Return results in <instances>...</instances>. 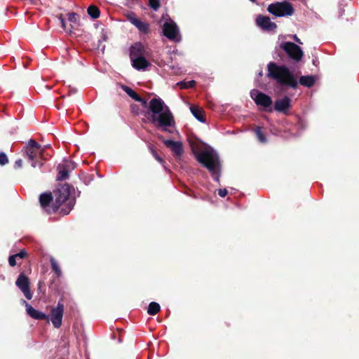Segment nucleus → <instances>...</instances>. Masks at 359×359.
<instances>
[{"label": "nucleus", "instance_id": "1", "mask_svg": "<svg viewBox=\"0 0 359 359\" xmlns=\"http://www.w3.org/2000/svg\"><path fill=\"white\" fill-rule=\"evenodd\" d=\"M189 144L197 161L208 170L215 181L219 182L220 161L216 151L197 140H189Z\"/></svg>", "mask_w": 359, "mask_h": 359}, {"label": "nucleus", "instance_id": "2", "mask_svg": "<svg viewBox=\"0 0 359 359\" xmlns=\"http://www.w3.org/2000/svg\"><path fill=\"white\" fill-rule=\"evenodd\" d=\"M268 77L275 80L281 86L290 87L296 89L298 86V81L292 72L285 65H278L276 63L271 62L267 65Z\"/></svg>", "mask_w": 359, "mask_h": 359}, {"label": "nucleus", "instance_id": "3", "mask_svg": "<svg viewBox=\"0 0 359 359\" xmlns=\"http://www.w3.org/2000/svg\"><path fill=\"white\" fill-rule=\"evenodd\" d=\"M72 191V187L69 184H64L60 187L55 191V207L53 210L55 212L62 205L67 203L68 207V213L73 208L74 205V200L70 198V194Z\"/></svg>", "mask_w": 359, "mask_h": 359}, {"label": "nucleus", "instance_id": "4", "mask_svg": "<svg viewBox=\"0 0 359 359\" xmlns=\"http://www.w3.org/2000/svg\"><path fill=\"white\" fill-rule=\"evenodd\" d=\"M158 119L156 122L150 121L157 129L169 133L177 131L174 116L168 107L165 109V112L159 116Z\"/></svg>", "mask_w": 359, "mask_h": 359}, {"label": "nucleus", "instance_id": "5", "mask_svg": "<svg viewBox=\"0 0 359 359\" xmlns=\"http://www.w3.org/2000/svg\"><path fill=\"white\" fill-rule=\"evenodd\" d=\"M43 150L41 145L33 140H30L27 144L25 151L29 161H32L33 168L42 165L41 160L43 158Z\"/></svg>", "mask_w": 359, "mask_h": 359}, {"label": "nucleus", "instance_id": "6", "mask_svg": "<svg viewBox=\"0 0 359 359\" xmlns=\"http://www.w3.org/2000/svg\"><path fill=\"white\" fill-rule=\"evenodd\" d=\"M168 107L159 97L151 99L149 103V109L147 112V117L149 121H158L159 116L165 112V109Z\"/></svg>", "mask_w": 359, "mask_h": 359}, {"label": "nucleus", "instance_id": "7", "mask_svg": "<svg viewBox=\"0 0 359 359\" xmlns=\"http://www.w3.org/2000/svg\"><path fill=\"white\" fill-rule=\"evenodd\" d=\"M141 48L138 44L132 46L130 56L133 67L137 70L144 71L150 63L142 55Z\"/></svg>", "mask_w": 359, "mask_h": 359}, {"label": "nucleus", "instance_id": "8", "mask_svg": "<svg viewBox=\"0 0 359 359\" xmlns=\"http://www.w3.org/2000/svg\"><path fill=\"white\" fill-rule=\"evenodd\" d=\"M268 11L276 17L292 15L294 10L288 2L271 4L268 6Z\"/></svg>", "mask_w": 359, "mask_h": 359}, {"label": "nucleus", "instance_id": "9", "mask_svg": "<svg viewBox=\"0 0 359 359\" xmlns=\"http://www.w3.org/2000/svg\"><path fill=\"white\" fill-rule=\"evenodd\" d=\"M280 47L291 60L295 62H299L302 60L303 51L297 44L292 42L285 41L280 43Z\"/></svg>", "mask_w": 359, "mask_h": 359}, {"label": "nucleus", "instance_id": "10", "mask_svg": "<svg viewBox=\"0 0 359 359\" xmlns=\"http://www.w3.org/2000/svg\"><path fill=\"white\" fill-rule=\"evenodd\" d=\"M162 30L163 35L170 41H175L177 39L178 29L177 24L171 19H165Z\"/></svg>", "mask_w": 359, "mask_h": 359}, {"label": "nucleus", "instance_id": "11", "mask_svg": "<svg viewBox=\"0 0 359 359\" xmlns=\"http://www.w3.org/2000/svg\"><path fill=\"white\" fill-rule=\"evenodd\" d=\"M250 97L257 106L265 109L270 107L272 104L271 97L257 89H252L250 91Z\"/></svg>", "mask_w": 359, "mask_h": 359}, {"label": "nucleus", "instance_id": "12", "mask_svg": "<svg viewBox=\"0 0 359 359\" xmlns=\"http://www.w3.org/2000/svg\"><path fill=\"white\" fill-rule=\"evenodd\" d=\"M64 313V305L59 302L57 306L52 309L50 313V319L56 328H59L62 325V320Z\"/></svg>", "mask_w": 359, "mask_h": 359}, {"label": "nucleus", "instance_id": "13", "mask_svg": "<svg viewBox=\"0 0 359 359\" xmlns=\"http://www.w3.org/2000/svg\"><path fill=\"white\" fill-rule=\"evenodd\" d=\"M76 168V164L69 161H64L57 166L58 175L57 180H65L68 178L69 172Z\"/></svg>", "mask_w": 359, "mask_h": 359}, {"label": "nucleus", "instance_id": "14", "mask_svg": "<svg viewBox=\"0 0 359 359\" xmlns=\"http://www.w3.org/2000/svg\"><path fill=\"white\" fill-rule=\"evenodd\" d=\"M15 283L27 299L32 298V294L29 290V280L24 274H20L18 276Z\"/></svg>", "mask_w": 359, "mask_h": 359}, {"label": "nucleus", "instance_id": "15", "mask_svg": "<svg viewBox=\"0 0 359 359\" xmlns=\"http://www.w3.org/2000/svg\"><path fill=\"white\" fill-rule=\"evenodd\" d=\"M256 23L258 27L266 31H272L276 28V24L268 16L258 15Z\"/></svg>", "mask_w": 359, "mask_h": 359}, {"label": "nucleus", "instance_id": "16", "mask_svg": "<svg viewBox=\"0 0 359 359\" xmlns=\"http://www.w3.org/2000/svg\"><path fill=\"white\" fill-rule=\"evenodd\" d=\"M23 304L25 305L27 313L32 318L36 320H45L48 319V316L38 310L34 309L30 304L26 301H23Z\"/></svg>", "mask_w": 359, "mask_h": 359}, {"label": "nucleus", "instance_id": "17", "mask_svg": "<svg viewBox=\"0 0 359 359\" xmlns=\"http://www.w3.org/2000/svg\"><path fill=\"white\" fill-rule=\"evenodd\" d=\"M290 102L291 100L287 97L277 100L275 102L274 109L278 111L286 113L290 107Z\"/></svg>", "mask_w": 359, "mask_h": 359}, {"label": "nucleus", "instance_id": "18", "mask_svg": "<svg viewBox=\"0 0 359 359\" xmlns=\"http://www.w3.org/2000/svg\"><path fill=\"white\" fill-rule=\"evenodd\" d=\"M128 19L131 24L135 26L140 31L147 32L149 29V25L141 21L134 14L128 15Z\"/></svg>", "mask_w": 359, "mask_h": 359}, {"label": "nucleus", "instance_id": "19", "mask_svg": "<svg viewBox=\"0 0 359 359\" xmlns=\"http://www.w3.org/2000/svg\"><path fill=\"white\" fill-rule=\"evenodd\" d=\"M188 105L189 106L190 111L191 112L193 116L200 122L205 123V116L204 110L197 105H189V104Z\"/></svg>", "mask_w": 359, "mask_h": 359}, {"label": "nucleus", "instance_id": "20", "mask_svg": "<svg viewBox=\"0 0 359 359\" xmlns=\"http://www.w3.org/2000/svg\"><path fill=\"white\" fill-rule=\"evenodd\" d=\"M53 197L50 194L44 193L41 194L39 197V202L41 206L45 209L47 212H50V209L48 208V205L51 201Z\"/></svg>", "mask_w": 359, "mask_h": 359}, {"label": "nucleus", "instance_id": "21", "mask_svg": "<svg viewBox=\"0 0 359 359\" xmlns=\"http://www.w3.org/2000/svg\"><path fill=\"white\" fill-rule=\"evenodd\" d=\"M316 81L315 76H302L299 78V83L304 86L310 88L312 87Z\"/></svg>", "mask_w": 359, "mask_h": 359}, {"label": "nucleus", "instance_id": "22", "mask_svg": "<svg viewBox=\"0 0 359 359\" xmlns=\"http://www.w3.org/2000/svg\"><path fill=\"white\" fill-rule=\"evenodd\" d=\"M164 144L170 148L175 154L178 156H180V142L173 141L172 140H163Z\"/></svg>", "mask_w": 359, "mask_h": 359}, {"label": "nucleus", "instance_id": "23", "mask_svg": "<svg viewBox=\"0 0 359 359\" xmlns=\"http://www.w3.org/2000/svg\"><path fill=\"white\" fill-rule=\"evenodd\" d=\"M123 90L133 99L136 101L142 102V103H145V101L143 100L132 88L128 86H123Z\"/></svg>", "mask_w": 359, "mask_h": 359}, {"label": "nucleus", "instance_id": "24", "mask_svg": "<svg viewBox=\"0 0 359 359\" xmlns=\"http://www.w3.org/2000/svg\"><path fill=\"white\" fill-rule=\"evenodd\" d=\"M161 309L160 305L156 302H151L147 309V313L151 316L156 315Z\"/></svg>", "mask_w": 359, "mask_h": 359}, {"label": "nucleus", "instance_id": "25", "mask_svg": "<svg viewBox=\"0 0 359 359\" xmlns=\"http://www.w3.org/2000/svg\"><path fill=\"white\" fill-rule=\"evenodd\" d=\"M88 14L92 18H97L100 16V11L98 8L95 6H90L88 8Z\"/></svg>", "mask_w": 359, "mask_h": 359}, {"label": "nucleus", "instance_id": "26", "mask_svg": "<svg viewBox=\"0 0 359 359\" xmlns=\"http://www.w3.org/2000/svg\"><path fill=\"white\" fill-rule=\"evenodd\" d=\"M50 262L52 269L55 271V273L57 274V276L58 277L61 276L62 271H61L58 264L57 263L56 260L53 257H51L50 259Z\"/></svg>", "mask_w": 359, "mask_h": 359}, {"label": "nucleus", "instance_id": "27", "mask_svg": "<svg viewBox=\"0 0 359 359\" xmlns=\"http://www.w3.org/2000/svg\"><path fill=\"white\" fill-rule=\"evenodd\" d=\"M255 133H256V135H257L258 140L261 142L264 143L266 142V139L264 135L263 134V133L262 132V129L260 127H258L255 129Z\"/></svg>", "mask_w": 359, "mask_h": 359}, {"label": "nucleus", "instance_id": "28", "mask_svg": "<svg viewBox=\"0 0 359 359\" xmlns=\"http://www.w3.org/2000/svg\"><path fill=\"white\" fill-rule=\"evenodd\" d=\"M195 83L196 82L194 80H191L189 81H181V89L193 88L195 86Z\"/></svg>", "mask_w": 359, "mask_h": 359}, {"label": "nucleus", "instance_id": "29", "mask_svg": "<svg viewBox=\"0 0 359 359\" xmlns=\"http://www.w3.org/2000/svg\"><path fill=\"white\" fill-rule=\"evenodd\" d=\"M149 5L154 11H157L160 6V0H149Z\"/></svg>", "mask_w": 359, "mask_h": 359}, {"label": "nucleus", "instance_id": "30", "mask_svg": "<svg viewBox=\"0 0 359 359\" xmlns=\"http://www.w3.org/2000/svg\"><path fill=\"white\" fill-rule=\"evenodd\" d=\"M8 162L6 154L4 152H0V165H4Z\"/></svg>", "mask_w": 359, "mask_h": 359}, {"label": "nucleus", "instance_id": "31", "mask_svg": "<svg viewBox=\"0 0 359 359\" xmlns=\"http://www.w3.org/2000/svg\"><path fill=\"white\" fill-rule=\"evenodd\" d=\"M68 20L74 24H76L77 20H78V15L77 14L74 13H71L68 14Z\"/></svg>", "mask_w": 359, "mask_h": 359}, {"label": "nucleus", "instance_id": "32", "mask_svg": "<svg viewBox=\"0 0 359 359\" xmlns=\"http://www.w3.org/2000/svg\"><path fill=\"white\" fill-rule=\"evenodd\" d=\"M16 259L17 258H16V257H15L14 255L9 257V258H8V263H9L10 266H15V264H16Z\"/></svg>", "mask_w": 359, "mask_h": 359}, {"label": "nucleus", "instance_id": "33", "mask_svg": "<svg viewBox=\"0 0 359 359\" xmlns=\"http://www.w3.org/2000/svg\"><path fill=\"white\" fill-rule=\"evenodd\" d=\"M27 255V252L25 250H21L19 253H17L15 255V257H16L17 259H23L24 257H25Z\"/></svg>", "mask_w": 359, "mask_h": 359}, {"label": "nucleus", "instance_id": "34", "mask_svg": "<svg viewBox=\"0 0 359 359\" xmlns=\"http://www.w3.org/2000/svg\"><path fill=\"white\" fill-rule=\"evenodd\" d=\"M218 194L222 198L225 197L227 194V190L225 189H219L218 190Z\"/></svg>", "mask_w": 359, "mask_h": 359}, {"label": "nucleus", "instance_id": "35", "mask_svg": "<svg viewBox=\"0 0 359 359\" xmlns=\"http://www.w3.org/2000/svg\"><path fill=\"white\" fill-rule=\"evenodd\" d=\"M152 154H153V156H154V158H156V159L159 163H163V159H162L159 156H158V155H157V154H156L154 151H153V150H152Z\"/></svg>", "mask_w": 359, "mask_h": 359}, {"label": "nucleus", "instance_id": "36", "mask_svg": "<svg viewBox=\"0 0 359 359\" xmlns=\"http://www.w3.org/2000/svg\"><path fill=\"white\" fill-rule=\"evenodd\" d=\"M22 161L21 159H18L15 162V168H20L22 167Z\"/></svg>", "mask_w": 359, "mask_h": 359}, {"label": "nucleus", "instance_id": "37", "mask_svg": "<svg viewBox=\"0 0 359 359\" xmlns=\"http://www.w3.org/2000/svg\"><path fill=\"white\" fill-rule=\"evenodd\" d=\"M60 22H61L62 27L65 29V22L64 19L60 18Z\"/></svg>", "mask_w": 359, "mask_h": 359}, {"label": "nucleus", "instance_id": "38", "mask_svg": "<svg viewBox=\"0 0 359 359\" xmlns=\"http://www.w3.org/2000/svg\"><path fill=\"white\" fill-rule=\"evenodd\" d=\"M294 39L299 43L302 44V43L301 42L300 39L296 36L294 35Z\"/></svg>", "mask_w": 359, "mask_h": 359}, {"label": "nucleus", "instance_id": "39", "mask_svg": "<svg viewBox=\"0 0 359 359\" xmlns=\"http://www.w3.org/2000/svg\"><path fill=\"white\" fill-rule=\"evenodd\" d=\"M259 76H262V71H260V72H259Z\"/></svg>", "mask_w": 359, "mask_h": 359}, {"label": "nucleus", "instance_id": "40", "mask_svg": "<svg viewBox=\"0 0 359 359\" xmlns=\"http://www.w3.org/2000/svg\"><path fill=\"white\" fill-rule=\"evenodd\" d=\"M250 1H252V2H255L256 0H250Z\"/></svg>", "mask_w": 359, "mask_h": 359}]
</instances>
